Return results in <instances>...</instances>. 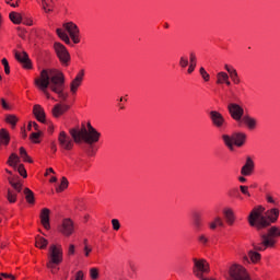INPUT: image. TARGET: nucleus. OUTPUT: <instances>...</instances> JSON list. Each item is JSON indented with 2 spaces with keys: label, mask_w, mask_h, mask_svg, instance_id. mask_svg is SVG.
<instances>
[{
  "label": "nucleus",
  "mask_w": 280,
  "mask_h": 280,
  "mask_svg": "<svg viewBox=\"0 0 280 280\" xmlns=\"http://www.w3.org/2000/svg\"><path fill=\"white\" fill-rule=\"evenodd\" d=\"M10 21H12V23H14L15 25H21L23 18L21 16V13L18 12H11L9 14Z\"/></svg>",
  "instance_id": "28"
},
{
  "label": "nucleus",
  "mask_w": 280,
  "mask_h": 280,
  "mask_svg": "<svg viewBox=\"0 0 280 280\" xmlns=\"http://www.w3.org/2000/svg\"><path fill=\"white\" fill-rule=\"evenodd\" d=\"M228 110L232 119L242 126V119L244 117V107L237 103H230L228 105Z\"/></svg>",
  "instance_id": "9"
},
{
  "label": "nucleus",
  "mask_w": 280,
  "mask_h": 280,
  "mask_svg": "<svg viewBox=\"0 0 280 280\" xmlns=\"http://www.w3.org/2000/svg\"><path fill=\"white\" fill-rule=\"evenodd\" d=\"M14 170L19 172L20 176H23V178H27V171L25 170V166L23 164L15 166Z\"/></svg>",
  "instance_id": "39"
},
{
  "label": "nucleus",
  "mask_w": 280,
  "mask_h": 280,
  "mask_svg": "<svg viewBox=\"0 0 280 280\" xmlns=\"http://www.w3.org/2000/svg\"><path fill=\"white\" fill-rule=\"evenodd\" d=\"M240 189L244 196L250 197V192L248 191V186H240Z\"/></svg>",
  "instance_id": "49"
},
{
  "label": "nucleus",
  "mask_w": 280,
  "mask_h": 280,
  "mask_svg": "<svg viewBox=\"0 0 280 280\" xmlns=\"http://www.w3.org/2000/svg\"><path fill=\"white\" fill-rule=\"evenodd\" d=\"M224 69H225V71H228L229 78H231V80L234 84H240L242 82V80H240V74H237V70L235 68H233V66L225 63Z\"/></svg>",
  "instance_id": "17"
},
{
  "label": "nucleus",
  "mask_w": 280,
  "mask_h": 280,
  "mask_svg": "<svg viewBox=\"0 0 280 280\" xmlns=\"http://www.w3.org/2000/svg\"><path fill=\"white\" fill-rule=\"evenodd\" d=\"M198 242H200L202 246H207V244H209V238L207 237V235L200 234L198 236Z\"/></svg>",
  "instance_id": "45"
},
{
  "label": "nucleus",
  "mask_w": 280,
  "mask_h": 280,
  "mask_svg": "<svg viewBox=\"0 0 280 280\" xmlns=\"http://www.w3.org/2000/svg\"><path fill=\"white\" fill-rule=\"evenodd\" d=\"M253 170H255V162H253V159L247 158L245 165L241 170V174L243 176H250Z\"/></svg>",
  "instance_id": "19"
},
{
  "label": "nucleus",
  "mask_w": 280,
  "mask_h": 280,
  "mask_svg": "<svg viewBox=\"0 0 280 280\" xmlns=\"http://www.w3.org/2000/svg\"><path fill=\"white\" fill-rule=\"evenodd\" d=\"M266 200L267 202H269L270 205H277V201L275 200V198H272V196L267 195L266 196Z\"/></svg>",
  "instance_id": "53"
},
{
  "label": "nucleus",
  "mask_w": 280,
  "mask_h": 280,
  "mask_svg": "<svg viewBox=\"0 0 280 280\" xmlns=\"http://www.w3.org/2000/svg\"><path fill=\"white\" fill-rule=\"evenodd\" d=\"M83 244H84V246H89V240L84 238Z\"/></svg>",
  "instance_id": "60"
},
{
  "label": "nucleus",
  "mask_w": 280,
  "mask_h": 280,
  "mask_svg": "<svg viewBox=\"0 0 280 280\" xmlns=\"http://www.w3.org/2000/svg\"><path fill=\"white\" fill-rule=\"evenodd\" d=\"M54 48L60 62H62V65H68L69 60H71V56L69 55L67 47L60 43H55Z\"/></svg>",
  "instance_id": "11"
},
{
  "label": "nucleus",
  "mask_w": 280,
  "mask_h": 280,
  "mask_svg": "<svg viewBox=\"0 0 280 280\" xmlns=\"http://www.w3.org/2000/svg\"><path fill=\"white\" fill-rule=\"evenodd\" d=\"M0 277H3V279H11V280H16V278L12 273H4L1 272Z\"/></svg>",
  "instance_id": "50"
},
{
  "label": "nucleus",
  "mask_w": 280,
  "mask_h": 280,
  "mask_svg": "<svg viewBox=\"0 0 280 280\" xmlns=\"http://www.w3.org/2000/svg\"><path fill=\"white\" fill-rule=\"evenodd\" d=\"M23 23H24V25H28V26L32 25V21H24Z\"/></svg>",
  "instance_id": "59"
},
{
  "label": "nucleus",
  "mask_w": 280,
  "mask_h": 280,
  "mask_svg": "<svg viewBox=\"0 0 280 280\" xmlns=\"http://www.w3.org/2000/svg\"><path fill=\"white\" fill-rule=\"evenodd\" d=\"M189 67H188V73H191L192 71H196V54L190 52L189 57Z\"/></svg>",
  "instance_id": "32"
},
{
  "label": "nucleus",
  "mask_w": 280,
  "mask_h": 280,
  "mask_svg": "<svg viewBox=\"0 0 280 280\" xmlns=\"http://www.w3.org/2000/svg\"><path fill=\"white\" fill-rule=\"evenodd\" d=\"M68 255H75V245L73 244L69 245Z\"/></svg>",
  "instance_id": "52"
},
{
  "label": "nucleus",
  "mask_w": 280,
  "mask_h": 280,
  "mask_svg": "<svg viewBox=\"0 0 280 280\" xmlns=\"http://www.w3.org/2000/svg\"><path fill=\"white\" fill-rule=\"evenodd\" d=\"M74 280H84V272L78 271Z\"/></svg>",
  "instance_id": "55"
},
{
  "label": "nucleus",
  "mask_w": 280,
  "mask_h": 280,
  "mask_svg": "<svg viewBox=\"0 0 280 280\" xmlns=\"http://www.w3.org/2000/svg\"><path fill=\"white\" fill-rule=\"evenodd\" d=\"M192 222H194V226L197 229V231H200V229L202 226V217H200V213L195 212L192 214Z\"/></svg>",
  "instance_id": "26"
},
{
  "label": "nucleus",
  "mask_w": 280,
  "mask_h": 280,
  "mask_svg": "<svg viewBox=\"0 0 280 280\" xmlns=\"http://www.w3.org/2000/svg\"><path fill=\"white\" fill-rule=\"evenodd\" d=\"M277 237H280V229L271 226L267 230V233L260 234V243H253L254 250H266V248L275 246Z\"/></svg>",
  "instance_id": "4"
},
{
  "label": "nucleus",
  "mask_w": 280,
  "mask_h": 280,
  "mask_svg": "<svg viewBox=\"0 0 280 280\" xmlns=\"http://www.w3.org/2000/svg\"><path fill=\"white\" fill-rule=\"evenodd\" d=\"M62 246L60 245H50L48 249V262L46 264L47 268L54 272V268L56 266H60L62 264Z\"/></svg>",
  "instance_id": "5"
},
{
  "label": "nucleus",
  "mask_w": 280,
  "mask_h": 280,
  "mask_svg": "<svg viewBox=\"0 0 280 280\" xmlns=\"http://www.w3.org/2000/svg\"><path fill=\"white\" fill-rule=\"evenodd\" d=\"M70 135L74 143H82V141H84L88 145L97 143V141H100V137H102V133L97 131L91 122H88V128L83 126L80 130L75 128L70 129Z\"/></svg>",
  "instance_id": "3"
},
{
  "label": "nucleus",
  "mask_w": 280,
  "mask_h": 280,
  "mask_svg": "<svg viewBox=\"0 0 280 280\" xmlns=\"http://www.w3.org/2000/svg\"><path fill=\"white\" fill-rule=\"evenodd\" d=\"M8 145L10 143V133L5 129L0 130V145Z\"/></svg>",
  "instance_id": "25"
},
{
  "label": "nucleus",
  "mask_w": 280,
  "mask_h": 280,
  "mask_svg": "<svg viewBox=\"0 0 280 280\" xmlns=\"http://www.w3.org/2000/svg\"><path fill=\"white\" fill-rule=\"evenodd\" d=\"M210 119L212 121L213 127L218 128L219 130L226 126V119H224V116L218 110L210 112Z\"/></svg>",
  "instance_id": "12"
},
{
  "label": "nucleus",
  "mask_w": 280,
  "mask_h": 280,
  "mask_svg": "<svg viewBox=\"0 0 280 280\" xmlns=\"http://www.w3.org/2000/svg\"><path fill=\"white\" fill-rule=\"evenodd\" d=\"M238 180H240L241 183H246L245 177H240Z\"/></svg>",
  "instance_id": "62"
},
{
  "label": "nucleus",
  "mask_w": 280,
  "mask_h": 280,
  "mask_svg": "<svg viewBox=\"0 0 280 280\" xmlns=\"http://www.w3.org/2000/svg\"><path fill=\"white\" fill-rule=\"evenodd\" d=\"M63 27L68 32L74 45H78V43H80V28L78 25L73 22H68L63 24Z\"/></svg>",
  "instance_id": "10"
},
{
  "label": "nucleus",
  "mask_w": 280,
  "mask_h": 280,
  "mask_svg": "<svg viewBox=\"0 0 280 280\" xmlns=\"http://www.w3.org/2000/svg\"><path fill=\"white\" fill-rule=\"evenodd\" d=\"M47 244H49V242L45 237H42V236L36 237L35 246L37 248L45 249V248H47Z\"/></svg>",
  "instance_id": "30"
},
{
  "label": "nucleus",
  "mask_w": 280,
  "mask_h": 280,
  "mask_svg": "<svg viewBox=\"0 0 280 280\" xmlns=\"http://www.w3.org/2000/svg\"><path fill=\"white\" fill-rule=\"evenodd\" d=\"M1 63H2L3 67H4V73H5L7 75H10V63L8 62V59L3 58V59L1 60Z\"/></svg>",
  "instance_id": "43"
},
{
  "label": "nucleus",
  "mask_w": 280,
  "mask_h": 280,
  "mask_svg": "<svg viewBox=\"0 0 280 280\" xmlns=\"http://www.w3.org/2000/svg\"><path fill=\"white\" fill-rule=\"evenodd\" d=\"M19 163H21V158H19V155H16V153H12L9 156L8 165H10V167H16V165H19Z\"/></svg>",
  "instance_id": "27"
},
{
  "label": "nucleus",
  "mask_w": 280,
  "mask_h": 280,
  "mask_svg": "<svg viewBox=\"0 0 280 280\" xmlns=\"http://www.w3.org/2000/svg\"><path fill=\"white\" fill-rule=\"evenodd\" d=\"M20 155L25 163H34V161L32 160V158H30L27 151L23 147L20 148Z\"/></svg>",
  "instance_id": "34"
},
{
  "label": "nucleus",
  "mask_w": 280,
  "mask_h": 280,
  "mask_svg": "<svg viewBox=\"0 0 280 280\" xmlns=\"http://www.w3.org/2000/svg\"><path fill=\"white\" fill-rule=\"evenodd\" d=\"M60 233L67 237H69V235H73V221H71V219L63 220Z\"/></svg>",
  "instance_id": "16"
},
{
  "label": "nucleus",
  "mask_w": 280,
  "mask_h": 280,
  "mask_svg": "<svg viewBox=\"0 0 280 280\" xmlns=\"http://www.w3.org/2000/svg\"><path fill=\"white\" fill-rule=\"evenodd\" d=\"M33 113L37 120H39L42 124H45V109H43L40 105H35Z\"/></svg>",
  "instance_id": "22"
},
{
  "label": "nucleus",
  "mask_w": 280,
  "mask_h": 280,
  "mask_svg": "<svg viewBox=\"0 0 280 280\" xmlns=\"http://www.w3.org/2000/svg\"><path fill=\"white\" fill-rule=\"evenodd\" d=\"M228 280H250V275L242 265H232L229 269Z\"/></svg>",
  "instance_id": "8"
},
{
  "label": "nucleus",
  "mask_w": 280,
  "mask_h": 280,
  "mask_svg": "<svg viewBox=\"0 0 280 280\" xmlns=\"http://www.w3.org/2000/svg\"><path fill=\"white\" fill-rule=\"evenodd\" d=\"M246 125L248 130H255L257 128V120L254 117H250V115H245L242 118V126Z\"/></svg>",
  "instance_id": "20"
},
{
  "label": "nucleus",
  "mask_w": 280,
  "mask_h": 280,
  "mask_svg": "<svg viewBox=\"0 0 280 280\" xmlns=\"http://www.w3.org/2000/svg\"><path fill=\"white\" fill-rule=\"evenodd\" d=\"M67 110H69V105L66 104H56L51 110L52 116L55 117H60L61 115H65V113H67Z\"/></svg>",
  "instance_id": "21"
},
{
  "label": "nucleus",
  "mask_w": 280,
  "mask_h": 280,
  "mask_svg": "<svg viewBox=\"0 0 280 280\" xmlns=\"http://www.w3.org/2000/svg\"><path fill=\"white\" fill-rule=\"evenodd\" d=\"M229 79V73L221 71L217 73V84H224Z\"/></svg>",
  "instance_id": "31"
},
{
  "label": "nucleus",
  "mask_w": 280,
  "mask_h": 280,
  "mask_svg": "<svg viewBox=\"0 0 280 280\" xmlns=\"http://www.w3.org/2000/svg\"><path fill=\"white\" fill-rule=\"evenodd\" d=\"M199 73H200L202 80H205V82H209V80H211V75H209V74L207 73V70H205L203 67H201V68L199 69Z\"/></svg>",
  "instance_id": "40"
},
{
  "label": "nucleus",
  "mask_w": 280,
  "mask_h": 280,
  "mask_svg": "<svg viewBox=\"0 0 280 280\" xmlns=\"http://www.w3.org/2000/svg\"><path fill=\"white\" fill-rule=\"evenodd\" d=\"M8 180L11 187H13V189H15L18 194H21V190L23 189V185H21L19 182H14V178L12 177H9Z\"/></svg>",
  "instance_id": "33"
},
{
  "label": "nucleus",
  "mask_w": 280,
  "mask_h": 280,
  "mask_svg": "<svg viewBox=\"0 0 280 280\" xmlns=\"http://www.w3.org/2000/svg\"><path fill=\"white\" fill-rule=\"evenodd\" d=\"M57 180H58V178H56V177L50 178V183H56Z\"/></svg>",
  "instance_id": "61"
},
{
  "label": "nucleus",
  "mask_w": 280,
  "mask_h": 280,
  "mask_svg": "<svg viewBox=\"0 0 280 280\" xmlns=\"http://www.w3.org/2000/svg\"><path fill=\"white\" fill-rule=\"evenodd\" d=\"M7 200H8L11 205H14V202H16V192L12 191L11 189H8V192H7Z\"/></svg>",
  "instance_id": "38"
},
{
  "label": "nucleus",
  "mask_w": 280,
  "mask_h": 280,
  "mask_svg": "<svg viewBox=\"0 0 280 280\" xmlns=\"http://www.w3.org/2000/svg\"><path fill=\"white\" fill-rule=\"evenodd\" d=\"M14 57L18 62L22 63L24 69H32V60H30V56L25 51L14 50Z\"/></svg>",
  "instance_id": "14"
},
{
  "label": "nucleus",
  "mask_w": 280,
  "mask_h": 280,
  "mask_svg": "<svg viewBox=\"0 0 280 280\" xmlns=\"http://www.w3.org/2000/svg\"><path fill=\"white\" fill-rule=\"evenodd\" d=\"M243 261H245V262L248 264V256H245V257L243 258Z\"/></svg>",
  "instance_id": "64"
},
{
  "label": "nucleus",
  "mask_w": 280,
  "mask_h": 280,
  "mask_svg": "<svg viewBox=\"0 0 280 280\" xmlns=\"http://www.w3.org/2000/svg\"><path fill=\"white\" fill-rule=\"evenodd\" d=\"M40 137V133L39 132H33L30 137L31 141H34V143H38V138Z\"/></svg>",
  "instance_id": "48"
},
{
  "label": "nucleus",
  "mask_w": 280,
  "mask_h": 280,
  "mask_svg": "<svg viewBox=\"0 0 280 280\" xmlns=\"http://www.w3.org/2000/svg\"><path fill=\"white\" fill-rule=\"evenodd\" d=\"M86 154H88V156H93V154H95V152L93 151V145H90L86 149Z\"/></svg>",
  "instance_id": "56"
},
{
  "label": "nucleus",
  "mask_w": 280,
  "mask_h": 280,
  "mask_svg": "<svg viewBox=\"0 0 280 280\" xmlns=\"http://www.w3.org/2000/svg\"><path fill=\"white\" fill-rule=\"evenodd\" d=\"M91 253H93V247H91V245H85L83 247L84 257H91Z\"/></svg>",
  "instance_id": "44"
},
{
  "label": "nucleus",
  "mask_w": 280,
  "mask_h": 280,
  "mask_svg": "<svg viewBox=\"0 0 280 280\" xmlns=\"http://www.w3.org/2000/svg\"><path fill=\"white\" fill-rule=\"evenodd\" d=\"M58 141H59V145L60 148H62V150H73V139H71V137H69V135H67V132L61 131L58 136Z\"/></svg>",
  "instance_id": "13"
},
{
  "label": "nucleus",
  "mask_w": 280,
  "mask_h": 280,
  "mask_svg": "<svg viewBox=\"0 0 280 280\" xmlns=\"http://www.w3.org/2000/svg\"><path fill=\"white\" fill-rule=\"evenodd\" d=\"M0 104L4 110H10V105L5 102V98H0Z\"/></svg>",
  "instance_id": "51"
},
{
  "label": "nucleus",
  "mask_w": 280,
  "mask_h": 280,
  "mask_svg": "<svg viewBox=\"0 0 280 280\" xmlns=\"http://www.w3.org/2000/svg\"><path fill=\"white\" fill-rule=\"evenodd\" d=\"M56 33H57V36H59V38H61V40L66 43V45H71V39L69 38V35L65 33L62 28H57Z\"/></svg>",
  "instance_id": "29"
},
{
  "label": "nucleus",
  "mask_w": 280,
  "mask_h": 280,
  "mask_svg": "<svg viewBox=\"0 0 280 280\" xmlns=\"http://www.w3.org/2000/svg\"><path fill=\"white\" fill-rule=\"evenodd\" d=\"M67 187H69V180L67 177H62L60 185L56 188V191L60 194V191H65Z\"/></svg>",
  "instance_id": "36"
},
{
  "label": "nucleus",
  "mask_w": 280,
  "mask_h": 280,
  "mask_svg": "<svg viewBox=\"0 0 280 280\" xmlns=\"http://www.w3.org/2000/svg\"><path fill=\"white\" fill-rule=\"evenodd\" d=\"M266 211V208L259 206L257 208H254L249 215H248V222L249 225L254 226L258 231H261L264 229H268L270 224H275L279 220V209L272 208Z\"/></svg>",
  "instance_id": "2"
},
{
  "label": "nucleus",
  "mask_w": 280,
  "mask_h": 280,
  "mask_svg": "<svg viewBox=\"0 0 280 280\" xmlns=\"http://www.w3.org/2000/svg\"><path fill=\"white\" fill-rule=\"evenodd\" d=\"M33 127L35 128V130H38V124L33 122Z\"/></svg>",
  "instance_id": "63"
},
{
  "label": "nucleus",
  "mask_w": 280,
  "mask_h": 280,
  "mask_svg": "<svg viewBox=\"0 0 280 280\" xmlns=\"http://www.w3.org/2000/svg\"><path fill=\"white\" fill-rule=\"evenodd\" d=\"M16 121H19L16 116H14V115L7 116V124H10L11 126H16Z\"/></svg>",
  "instance_id": "42"
},
{
  "label": "nucleus",
  "mask_w": 280,
  "mask_h": 280,
  "mask_svg": "<svg viewBox=\"0 0 280 280\" xmlns=\"http://www.w3.org/2000/svg\"><path fill=\"white\" fill-rule=\"evenodd\" d=\"M35 85L49 100L50 95L47 89L57 93L59 100L67 102L68 93H65V74L57 69H44L38 78L35 79Z\"/></svg>",
  "instance_id": "1"
},
{
  "label": "nucleus",
  "mask_w": 280,
  "mask_h": 280,
  "mask_svg": "<svg viewBox=\"0 0 280 280\" xmlns=\"http://www.w3.org/2000/svg\"><path fill=\"white\" fill-rule=\"evenodd\" d=\"M188 65H189V59L187 57H180L179 67H182V69H185L186 67H188Z\"/></svg>",
  "instance_id": "46"
},
{
  "label": "nucleus",
  "mask_w": 280,
  "mask_h": 280,
  "mask_svg": "<svg viewBox=\"0 0 280 280\" xmlns=\"http://www.w3.org/2000/svg\"><path fill=\"white\" fill-rule=\"evenodd\" d=\"M192 261V272L198 280H215V278L205 277V275H209V262L207 260L194 258Z\"/></svg>",
  "instance_id": "6"
},
{
  "label": "nucleus",
  "mask_w": 280,
  "mask_h": 280,
  "mask_svg": "<svg viewBox=\"0 0 280 280\" xmlns=\"http://www.w3.org/2000/svg\"><path fill=\"white\" fill-rule=\"evenodd\" d=\"M248 257H249L250 261H253V264H257V261H259V259H261V254L250 250L248 253Z\"/></svg>",
  "instance_id": "37"
},
{
  "label": "nucleus",
  "mask_w": 280,
  "mask_h": 280,
  "mask_svg": "<svg viewBox=\"0 0 280 280\" xmlns=\"http://www.w3.org/2000/svg\"><path fill=\"white\" fill-rule=\"evenodd\" d=\"M112 226H113L114 231H119V229H121V224L119 223V220H117V219L112 220Z\"/></svg>",
  "instance_id": "47"
},
{
  "label": "nucleus",
  "mask_w": 280,
  "mask_h": 280,
  "mask_svg": "<svg viewBox=\"0 0 280 280\" xmlns=\"http://www.w3.org/2000/svg\"><path fill=\"white\" fill-rule=\"evenodd\" d=\"M40 7L46 13L52 12L54 0H40Z\"/></svg>",
  "instance_id": "24"
},
{
  "label": "nucleus",
  "mask_w": 280,
  "mask_h": 280,
  "mask_svg": "<svg viewBox=\"0 0 280 280\" xmlns=\"http://www.w3.org/2000/svg\"><path fill=\"white\" fill-rule=\"evenodd\" d=\"M217 226H224V222L222 221V218L217 217L214 219Z\"/></svg>",
  "instance_id": "54"
},
{
  "label": "nucleus",
  "mask_w": 280,
  "mask_h": 280,
  "mask_svg": "<svg viewBox=\"0 0 280 280\" xmlns=\"http://www.w3.org/2000/svg\"><path fill=\"white\" fill-rule=\"evenodd\" d=\"M223 213H224V218H225V221L229 224V226H233V224H235V213L233 212V210L225 209L223 211Z\"/></svg>",
  "instance_id": "23"
},
{
  "label": "nucleus",
  "mask_w": 280,
  "mask_h": 280,
  "mask_svg": "<svg viewBox=\"0 0 280 280\" xmlns=\"http://www.w3.org/2000/svg\"><path fill=\"white\" fill-rule=\"evenodd\" d=\"M224 84H226V86H231V80H229V78H228L226 81L224 82Z\"/></svg>",
  "instance_id": "58"
},
{
  "label": "nucleus",
  "mask_w": 280,
  "mask_h": 280,
  "mask_svg": "<svg viewBox=\"0 0 280 280\" xmlns=\"http://www.w3.org/2000/svg\"><path fill=\"white\" fill-rule=\"evenodd\" d=\"M49 213H51V211L48 208H44L42 209L40 217H39L44 229H46L47 231L51 229V225L49 224Z\"/></svg>",
  "instance_id": "18"
},
{
  "label": "nucleus",
  "mask_w": 280,
  "mask_h": 280,
  "mask_svg": "<svg viewBox=\"0 0 280 280\" xmlns=\"http://www.w3.org/2000/svg\"><path fill=\"white\" fill-rule=\"evenodd\" d=\"M210 229H211L212 231H215V229H218V224L215 223V220L210 223Z\"/></svg>",
  "instance_id": "57"
},
{
  "label": "nucleus",
  "mask_w": 280,
  "mask_h": 280,
  "mask_svg": "<svg viewBox=\"0 0 280 280\" xmlns=\"http://www.w3.org/2000/svg\"><path fill=\"white\" fill-rule=\"evenodd\" d=\"M25 198L30 205H34V191H32L30 188L24 189Z\"/></svg>",
  "instance_id": "35"
},
{
  "label": "nucleus",
  "mask_w": 280,
  "mask_h": 280,
  "mask_svg": "<svg viewBox=\"0 0 280 280\" xmlns=\"http://www.w3.org/2000/svg\"><path fill=\"white\" fill-rule=\"evenodd\" d=\"M90 277L92 280H97L100 278V270H97V268H91Z\"/></svg>",
  "instance_id": "41"
},
{
  "label": "nucleus",
  "mask_w": 280,
  "mask_h": 280,
  "mask_svg": "<svg viewBox=\"0 0 280 280\" xmlns=\"http://www.w3.org/2000/svg\"><path fill=\"white\" fill-rule=\"evenodd\" d=\"M82 80H84V70H81L74 80L70 83V91L71 93H78V89L82 85Z\"/></svg>",
  "instance_id": "15"
},
{
  "label": "nucleus",
  "mask_w": 280,
  "mask_h": 280,
  "mask_svg": "<svg viewBox=\"0 0 280 280\" xmlns=\"http://www.w3.org/2000/svg\"><path fill=\"white\" fill-rule=\"evenodd\" d=\"M221 139L229 150H233V145H236V148H242V145L246 143V133H234L232 136L222 135Z\"/></svg>",
  "instance_id": "7"
}]
</instances>
